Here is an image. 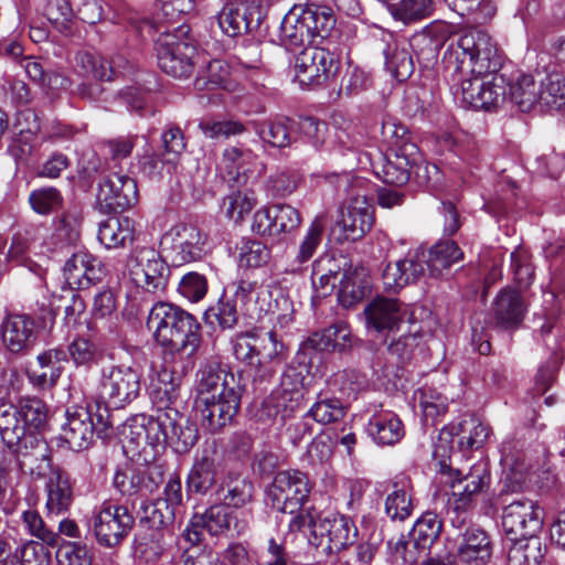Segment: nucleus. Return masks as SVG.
<instances>
[{
  "mask_svg": "<svg viewBox=\"0 0 565 565\" xmlns=\"http://www.w3.org/2000/svg\"><path fill=\"white\" fill-rule=\"evenodd\" d=\"M459 443L468 448H479L489 436V427L479 419L470 417L458 426Z\"/></svg>",
  "mask_w": 565,
  "mask_h": 565,
  "instance_id": "69168bd1",
  "label": "nucleus"
},
{
  "mask_svg": "<svg viewBox=\"0 0 565 565\" xmlns=\"http://www.w3.org/2000/svg\"><path fill=\"white\" fill-rule=\"evenodd\" d=\"M140 374L128 365H111L103 370L100 395L114 408H122L140 393Z\"/></svg>",
  "mask_w": 565,
  "mask_h": 565,
  "instance_id": "4468645a",
  "label": "nucleus"
},
{
  "mask_svg": "<svg viewBox=\"0 0 565 565\" xmlns=\"http://www.w3.org/2000/svg\"><path fill=\"white\" fill-rule=\"evenodd\" d=\"M323 232V218L322 216H316L308 226L306 234L299 244V248L294 260L298 266H301L313 257L322 242Z\"/></svg>",
  "mask_w": 565,
  "mask_h": 565,
  "instance_id": "5fc2aeb1",
  "label": "nucleus"
},
{
  "mask_svg": "<svg viewBox=\"0 0 565 565\" xmlns=\"http://www.w3.org/2000/svg\"><path fill=\"white\" fill-rule=\"evenodd\" d=\"M58 565H92V558L86 545L66 542L56 551Z\"/></svg>",
  "mask_w": 565,
  "mask_h": 565,
  "instance_id": "774afa93",
  "label": "nucleus"
},
{
  "mask_svg": "<svg viewBox=\"0 0 565 565\" xmlns=\"http://www.w3.org/2000/svg\"><path fill=\"white\" fill-rule=\"evenodd\" d=\"M145 415L128 419L121 429L124 449L132 458L142 461V447L147 446V433L145 429Z\"/></svg>",
  "mask_w": 565,
  "mask_h": 565,
  "instance_id": "09e8293b",
  "label": "nucleus"
},
{
  "mask_svg": "<svg viewBox=\"0 0 565 565\" xmlns=\"http://www.w3.org/2000/svg\"><path fill=\"white\" fill-rule=\"evenodd\" d=\"M163 480V468L158 462L124 465L117 468L113 483L122 495H148L153 493Z\"/></svg>",
  "mask_w": 565,
  "mask_h": 565,
  "instance_id": "f3484780",
  "label": "nucleus"
},
{
  "mask_svg": "<svg viewBox=\"0 0 565 565\" xmlns=\"http://www.w3.org/2000/svg\"><path fill=\"white\" fill-rule=\"evenodd\" d=\"M174 30L177 33L158 28L160 34L154 44L158 65L168 75L185 78L193 73L199 52L195 42L186 36V25H179Z\"/></svg>",
  "mask_w": 565,
  "mask_h": 565,
  "instance_id": "39448f33",
  "label": "nucleus"
},
{
  "mask_svg": "<svg viewBox=\"0 0 565 565\" xmlns=\"http://www.w3.org/2000/svg\"><path fill=\"white\" fill-rule=\"evenodd\" d=\"M134 284L149 294L162 292L168 284L169 266L150 246H136L126 264Z\"/></svg>",
  "mask_w": 565,
  "mask_h": 565,
  "instance_id": "9d476101",
  "label": "nucleus"
},
{
  "mask_svg": "<svg viewBox=\"0 0 565 565\" xmlns=\"http://www.w3.org/2000/svg\"><path fill=\"white\" fill-rule=\"evenodd\" d=\"M302 13L309 29L311 42L316 38L326 39L334 26L335 19L328 7L307 4L302 7Z\"/></svg>",
  "mask_w": 565,
  "mask_h": 565,
  "instance_id": "de8ad7c7",
  "label": "nucleus"
},
{
  "mask_svg": "<svg viewBox=\"0 0 565 565\" xmlns=\"http://www.w3.org/2000/svg\"><path fill=\"white\" fill-rule=\"evenodd\" d=\"M0 436L2 441L19 455L47 457L46 445L24 425L22 415L15 405L2 404L0 406Z\"/></svg>",
  "mask_w": 565,
  "mask_h": 565,
  "instance_id": "9b49d317",
  "label": "nucleus"
},
{
  "mask_svg": "<svg viewBox=\"0 0 565 565\" xmlns=\"http://www.w3.org/2000/svg\"><path fill=\"white\" fill-rule=\"evenodd\" d=\"M232 300L235 305L239 303L250 318L259 322L267 319L274 329L277 327L285 328L292 322L294 308L290 299L280 294L271 302V294L268 287L256 281H238Z\"/></svg>",
  "mask_w": 565,
  "mask_h": 565,
  "instance_id": "20e7f679",
  "label": "nucleus"
},
{
  "mask_svg": "<svg viewBox=\"0 0 565 565\" xmlns=\"http://www.w3.org/2000/svg\"><path fill=\"white\" fill-rule=\"evenodd\" d=\"M257 344V373L270 377L275 373V366L287 359L288 348L275 330L258 333Z\"/></svg>",
  "mask_w": 565,
  "mask_h": 565,
  "instance_id": "2f4dec72",
  "label": "nucleus"
},
{
  "mask_svg": "<svg viewBox=\"0 0 565 565\" xmlns=\"http://www.w3.org/2000/svg\"><path fill=\"white\" fill-rule=\"evenodd\" d=\"M409 324L407 333L392 341L388 345V352L401 361H409L417 350H420L424 334L420 326L411 317L407 318Z\"/></svg>",
  "mask_w": 565,
  "mask_h": 565,
  "instance_id": "49530a36",
  "label": "nucleus"
},
{
  "mask_svg": "<svg viewBox=\"0 0 565 565\" xmlns=\"http://www.w3.org/2000/svg\"><path fill=\"white\" fill-rule=\"evenodd\" d=\"M543 511L530 499L513 501L502 513V526L512 541L533 539L542 529Z\"/></svg>",
  "mask_w": 565,
  "mask_h": 565,
  "instance_id": "a211bd4d",
  "label": "nucleus"
},
{
  "mask_svg": "<svg viewBox=\"0 0 565 565\" xmlns=\"http://www.w3.org/2000/svg\"><path fill=\"white\" fill-rule=\"evenodd\" d=\"M493 555L490 535L478 526H469L460 536L457 556L466 565H487Z\"/></svg>",
  "mask_w": 565,
  "mask_h": 565,
  "instance_id": "c85d7f7f",
  "label": "nucleus"
},
{
  "mask_svg": "<svg viewBox=\"0 0 565 565\" xmlns=\"http://www.w3.org/2000/svg\"><path fill=\"white\" fill-rule=\"evenodd\" d=\"M443 523L434 512H425L415 522L411 532V542L398 540L395 544V553L407 564L417 562L422 553L430 550L441 533Z\"/></svg>",
  "mask_w": 565,
  "mask_h": 565,
  "instance_id": "aec40b11",
  "label": "nucleus"
},
{
  "mask_svg": "<svg viewBox=\"0 0 565 565\" xmlns=\"http://www.w3.org/2000/svg\"><path fill=\"white\" fill-rule=\"evenodd\" d=\"M358 537L354 522L347 515L328 513L318 519L315 529V539H308L316 547L323 552L339 553L353 545Z\"/></svg>",
  "mask_w": 565,
  "mask_h": 565,
  "instance_id": "dca6fc26",
  "label": "nucleus"
},
{
  "mask_svg": "<svg viewBox=\"0 0 565 565\" xmlns=\"http://www.w3.org/2000/svg\"><path fill=\"white\" fill-rule=\"evenodd\" d=\"M439 472L444 482L451 488L449 505L456 513L470 511L477 503L478 497L489 483V475L483 465H476L469 472L462 475L446 462H440Z\"/></svg>",
  "mask_w": 565,
  "mask_h": 565,
  "instance_id": "6e6552de",
  "label": "nucleus"
},
{
  "mask_svg": "<svg viewBox=\"0 0 565 565\" xmlns=\"http://www.w3.org/2000/svg\"><path fill=\"white\" fill-rule=\"evenodd\" d=\"M22 524L26 532L49 546H56L58 543V533L49 529L35 510H26L21 515Z\"/></svg>",
  "mask_w": 565,
  "mask_h": 565,
  "instance_id": "e2e57ef3",
  "label": "nucleus"
},
{
  "mask_svg": "<svg viewBox=\"0 0 565 565\" xmlns=\"http://www.w3.org/2000/svg\"><path fill=\"white\" fill-rule=\"evenodd\" d=\"M301 215L289 204H275L257 210L253 216L252 231L260 236H279L296 231Z\"/></svg>",
  "mask_w": 565,
  "mask_h": 565,
  "instance_id": "412c9836",
  "label": "nucleus"
},
{
  "mask_svg": "<svg viewBox=\"0 0 565 565\" xmlns=\"http://www.w3.org/2000/svg\"><path fill=\"white\" fill-rule=\"evenodd\" d=\"M373 216L371 206L365 195L358 194L352 198L342 211L338 225L342 230L344 241H358L362 238L372 226Z\"/></svg>",
  "mask_w": 565,
  "mask_h": 565,
  "instance_id": "c756f323",
  "label": "nucleus"
},
{
  "mask_svg": "<svg viewBox=\"0 0 565 565\" xmlns=\"http://www.w3.org/2000/svg\"><path fill=\"white\" fill-rule=\"evenodd\" d=\"M445 66L457 75L462 102L476 109H490L505 99L502 55L491 36L478 29L456 34L444 53Z\"/></svg>",
  "mask_w": 565,
  "mask_h": 565,
  "instance_id": "f257e3e1",
  "label": "nucleus"
},
{
  "mask_svg": "<svg viewBox=\"0 0 565 565\" xmlns=\"http://www.w3.org/2000/svg\"><path fill=\"white\" fill-rule=\"evenodd\" d=\"M257 200L252 192L233 191L223 199L222 210L227 218L241 223L255 207Z\"/></svg>",
  "mask_w": 565,
  "mask_h": 565,
  "instance_id": "603ef678",
  "label": "nucleus"
},
{
  "mask_svg": "<svg viewBox=\"0 0 565 565\" xmlns=\"http://www.w3.org/2000/svg\"><path fill=\"white\" fill-rule=\"evenodd\" d=\"M279 41L288 50L311 42L309 29L302 13V6L292 7L285 14L279 26Z\"/></svg>",
  "mask_w": 565,
  "mask_h": 565,
  "instance_id": "f704fd0d",
  "label": "nucleus"
},
{
  "mask_svg": "<svg viewBox=\"0 0 565 565\" xmlns=\"http://www.w3.org/2000/svg\"><path fill=\"white\" fill-rule=\"evenodd\" d=\"M1 337L10 352H23L35 341L34 320L26 315H10L2 322Z\"/></svg>",
  "mask_w": 565,
  "mask_h": 565,
  "instance_id": "7c9ffc66",
  "label": "nucleus"
},
{
  "mask_svg": "<svg viewBox=\"0 0 565 565\" xmlns=\"http://www.w3.org/2000/svg\"><path fill=\"white\" fill-rule=\"evenodd\" d=\"M369 287V275L364 267H355L343 273L339 280V302L350 308L361 301Z\"/></svg>",
  "mask_w": 565,
  "mask_h": 565,
  "instance_id": "ea45409f",
  "label": "nucleus"
},
{
  "mask_svg": "<svg viewBox=\"0 0 565 565\" xmlns=\"http://www.w3.org/2000/svg\"><path fill=\"white\" fill-rule=\"evenodd\" d=\"M393 17L405 23L428 18L434 11V0H384Z\"/></svg>",
  "mask_w": 565,
  "mask_h": 565,
  "instance_id": "c03bdc74",
  "label": "nucleus"
},
{
  "mask_svg": "<svg viewBox=\"0 0 565 565\" xmlns=\"http://www.w3.org/2000/svg\"><path fill=\"white\" fill-rule=\"evenodd\" d=\"M419 405L426 423L434 425L436 419L447 411V397L433 387H424L419 391Z\"/></svg>",
  "mask_w": 565,
  "mask_h": 565,
  "instance_id": "0e129e2a",
  "label": "nucleus"
},
{
  "mask_svg": "<svg viewBox=\"0 0 565 565\" xmlns=\"http://www.w3.org/2000/svg\"><path fill=\"white\" fill-rule=\"evenodd\" d=\"M95 423L89 407L76 406L66 412L62 438L74 451L87 449L93 441Z\"/></svg>",
  "mask_w": 565,
  "mask_h": 565,
  "instance_id": "cd10ccee",
  "label": "nucleus"
},
{
  "mask_svg": "<svg viewBox=\"0 0 565 565\" xmlns=\"http://www.w3.org/2000/svg\"><path fill=\"white\" fill-rule=\"evenodd\" d=\"M143 424L147 446L142 447L141 455L147 463L157 462L168 441L180 452L188 451L198 441L196 428L184 420L175 408L158 407L156 415H145Z\"/></svg>",
  "mask_w": 565,
  "mask_h": 565,
  "instance_id": "7ed1b4c3",
  "label": "nucleus"
},
{
  "mask_svg": "<svg viewBox=\"0 0 565 565\" xmlns=\"http://www.w3.org/2000/svg\"><path fill=\"white\" fill-rule=\"evenodd\" d=\"M345 412V406L339 398L319 394L317 402L308 411V416L327 425L341 420Z\"/></svg>",
  "mask_w": 565,
  "mask_h": 565,
  "instance_id": "3c124183",
  "label": "nucleus"
},
{
  "mask_svg": "<svg viewBox=\"0 0 565 565\" xmlns=\"http://www.w3.org/2000/svg\"><path fill=\"white\" fill-rule=\"evenodd\" d=\"M50 469L45 481L47 515H61L68 511L73 503V487L68 473L58 466L51 465V457L42 458Z\"/></svg>",
  "mask_w": 565,
  "mask_h": 565,
  "instance_id": "b1692460",
  "label": "nucleus"
},
{
  "mask_svg": "<svg viewBox=\"0 0 565 565\" xmlns=\"http://www.w3.org/2000/svg\"><path fill=\"white\" fill-rule=\"evenodd\" d=\"M424 275V266L418 252H408L405 257L386 264L382 271L384 290L397 294L404 287L413 285Z\"/></svg>",
  "mask_w": 565,
  "mask_h": 565,
  "instance_id": "bb28decb",
  "label": "nucleus"
},
{
  "mask_svg": "<svg viewBox=\"0 0 565 565\" xmlns=\"http://www.w3.org/2000/svg\"><path fill=\"white\" fill-rule=\"evenodd\" d=\"M17 408L22 415L24 425L32 434L36 435L38 431L44 428L49 417V408L42 399L36 397L23 398Z\"/></svg>",
  "mask_w": 565,
  "mask_h": 565,
  "instance_id": "864d4df0",
  "label": "nucleus"
},
{
  "mask_svg": "<svg viewBox=\"0 0 565 565\" xmlns=\"http://www.w3.org/2000/svg\"><path fill=\"white\" fill-rule=\"evenodd\" d=\"M303 381L305 376L296 367H287L275 392L297 408L303 397Z\"/></svg>",
  "mask_w": 565,
  "mask_h": 565,
  "instance_id": "13d9d810",
  "label": "nucleus"
},
{
  "mask_svg": "<svg viewBox=\"0 0 565 565\" xmlns=\"http://www.w3.org/2000/svg\"><path fill=\"white\" fill-rule=\"evenodd\" d=\"M216 480L217 469L214 458L207 455L196 457L188 473V491L205 494L214 488Z\"/></svg>",
  "mask_w": 565,
  "mask_h": 565,
  "instance_id": "79ce46f5",
  "label": "nucleus"
},
{
  "mask_svg": "<svg viewBox=\"0 0 565 565\" xmlns=\"http://www.w3.org/2000/svg\"><path fill=\"white\" fill-rule=\"evenodd\" d=\"M248 527L246 519L238 520L237 515L228 511L223 504L213 505L203 514H195L184 531V537L192 544L203 540V531L211 535H220L226 531L241 535Z\"/></svg>",
  "mask_w": 565,
  "mask_h": 565,
  "instance_id": "2eb2a0df",
  "label": "nucleus"
},
{
  "mask_svg": "<svg viewBox=\"0 0 565 565\" xmlns=\"http://www.w3.org/2000/svg\"><path fill=\"white\" fill-rule=\"evenodd\" d=\"M413 512V502L411 494L405 487L394 484V490L390 492L385 500V513L392 520L404 521Z\"/></svg>",
  "mask_w": 565,
  "mask_h": 565,
  "instance_id": "bf43d9fd",
  "label": "nucleus"
},
{
  "mask_svg": "<svg viewBox=\"0 0 565 565\" xmlns=\"http://www.w3.org/2000/svg\"><path fill=\"white\" fill-rule=\"evenodd\" d=\"M340 61L335 53L320 46H307L295 58V79L309 88L326 85L335 79Z\"/></svg>",
  "mask_w": 565,
  "mask_h": 565,
  "instance_id": "1a4fd4ad",
  "label": "nucleus"
},
{
  "mask_svg": "<svg viewBox=\"0 0 565 565\" xmlns=\"http://www.w3.org/2000/svg\"><path fill=\"white\" fill-rule=\"evenodd\" d=\"M509 96L522 111H530L540 102V88L533 76L522 75L510 86Z\"/></svg>",
  "mask_w": 565,
  "mask_h": 565,
  "instance_id": "8fccbe9b",
  "label": "nucleus"
},
{
  "mask_svg": "<svg viewBox=\"0 0 565 565\" xmlns=\"http://www.w3.org/2000/svg\"><path fill=\"white\" fill-rule=\"evenodd\" d=\"M259 139L276 148L289 147L298 138L295 136L296 121L284 118L275 121L250 122Z\"/></svg>",
  "mask_w": 565,
  "mask_h": 565,
  "instance_id": "58836bf2",
  "label": "nucleus"
},
{
  "mask_svg": "<svg viewBox=\"0 0 565 565\" xmlns=\"http://www.w3.org/2000/svg\"><path fill=\"white\" fill-rule=\"evenodd\" d=\"M369 328L377 332L398 330L407 318V309L397 299L376 297L364 308Z\"/></svg>",
  "mask_w": 565,
  "mask_h": 565,
  "instance_id": "a878e982",
  "label": "nucleus"
},
{
  "mask_svg": "<svg viewBox=\"0 0 565 565\" xmlns=\"http://www.w3.org/2000/svg\"><path fill=\"white\" fill-rule=\"evenodd\" d=\"M225 489L226 493L223 497V505L226 508H242L252 501L254 494L253 483L239 476L228 477Z\"/></svg>",
  "mask_w": 565,
  "mask_h": 565,
  "instance_id": "6e6d98bb",
  "label": "nucleus"
},
{
  "mask_svg": "<svg viewBox=\"0 0 565 565\" xmlns=\"http://www.w3.org/2000/svg\"><path fill=\"white\" fill-rule=\"evenodd\" d=\"M225 375H234L216 359L204 361L196 371L195 397L199 401H209L213 397L211 392L223 386Z\"/></svg>",
  "mask_w": 565,
  "mask_h": 565,
  "instance_id": "a19ab883",
  "label": "nucleus"
},
{
  "mask_svg": "<svg viewBox=\"0 0 565 565\" xmlns=\"http://www.w3.org/2000/svg\"><path fill=\"white\" fill-rule=\"evenodd\" d=\"M134 221L127 216H110L98 227V241L106 248L124 247L134 238Z\"/></svg>",
  "mask_w": 565,
  "mask_h": 565,
  "instance_id": "4c0bfd02",
  "label": "nucleus"
},
{
  "mask_svg": "<svg viewBox=\"0 0 565 565\" xmlns=\"http://www.w3.org/2000/svg\"><path fill=\"white\" fill-rule=\"evenodd\" d=\"M311 492L306 473L300 470L279 471L267 490L271 508L282 513L295 514L303 507Z\"/></svg>",
  "mask_w": 565,
  "mask_h": 565,
  "instance_id": "f8f14e48",
  "label": "nucleus"
},
{
  "mask_svg": "<svg viewBox=\"0 0 565 565\" xmlns=\"http://www.w3.org/2000/svg\"><path fill=\"white\" fill-rule=\"evenodd\" d=\"M97 198L111 212L127 210L138 201L137 183L128 175L111 173L99 184Z\"/></svg>",
  "mask_w": 565,
  "mask_h": 565,
  "instance_id": "5701e85b",
  "label": "nucleus"
},
{
  "mask_svg": "<svg viewBox=\"0 0 565 565\" xmlns=\"http://www.w3.org/2000/svg\"><path fill=\"white\" fill-rule=\"evenodd\" d=\"M256 8L245 2L226 3L217 17V22L223 33L228 36H236L248 31L254 23Z\"/></svg>",
  "mask_w": 565,
  "mask_h": 565,
  "instance_id": "c9c22d12",
  "label": "nucleus"
},
{
  "mask_svg": "<svg viewBox=\"0 0 565 565\" xmlns=\"http://www.w3.org/2000/svg\"><path fill=\"white\" fill-rule=\"evenodd\" d=\"M295 409L296 407H294V404H290L279 394L273 392L263 401L257 415L259 420L264 423L276 420L284 422L286 417L295 412Z\"/></svg>",
  "mask_w": 565,
  "mask_h": 565,
  "instance_id": "052dcab7",
  "label": "nucleus"
},
{
  "mask_svg": "<svg viewBox=\"0 0 565 565\" xmlns=\"http://www.w3.org/2000/svg\"><path fill=\"white\" fill-rule=\"evenodd\" d=\"M256 163L257 156L250 149L234 146L224 149L220 169L226 173L228 180L239 183L253 172Z\"/></svg>",
  "mask_w": 565,
  "mask_h": 565,
  "instance_id": "e433bc0d",
  "label": "nucleus"
},
{
  "mask_svg": "<svg viewBox=\"0 0 565 565\" xmlns=\"http://www.w3.org/2000/svg\"><path fill=\"white\" fill-rule=\"evenodd\" d=\"M340 267L332 258L315 260L312 265V286L317 297H327L337 286Z\"/></svg>",
  "mask_w": 565,
  "mask_h": 565,
  "instance_id": "a18cd8bd",
  "label": "nucleus"
},
{
  "mask_svg": "<svg viewBox=\"0 0 565 565\" xmlns=\"http://www.w3.org/2000/svg\"><path fill=\"white\" fill-rule=\"evenodd\" d=\"M408 47L414 50L419 61H430L436 57L435 43L428 36H416L409 44L405 42H395L393 45L388 44L385 52V64L387 70L392 72L398 81L407 79L414 72V62Z\"/></svg>",
  "mask_w": 565,
  "mask_h": 565,
  "instance_id": "6ab92c4d",
  "label": "nucleus"
},
{
  "mask_svg": "<svg viewBox=\"0 0 565 565\" xmlns=\"http://www.w3.org/2000/svg\"><path fill=\"white\" fill-rule=\"evenodd\" d=\"M148 327L162 348L166 362L192 358L201 344V326L194 316L168 302H158L150 310Z\"/></svg>",
  "mask_w": 565,
  "mask_h": 565,
  "instance_id": "f03ea898",
  "label": "nucleus"
},
{
  "mask_svg": "<svg viewBox=\"0 0 565 565\" xmlns=\"http://www.w3.org/2000/svg\"><path fill=\"white\" fill-rule=\"evenodd\" d=\"M327 130L324 122L313 117H302L296 121L295 136L318 148L323 145Z\"/></svg>",
  "mask_w": 565,
  "mask_h": 565,
  "instance_id": "338daca9",
  "label": "nucleus"
},
{
  "mask_svg": "<svg viewBox=\"0 0 565 565\" xmlns=\"http://www.w3.org/2000/svg\"><path fill=\"white\" fill-rule=\"evenodd\" d=\"M462 258L463 252L456 242L443 241L434 244L429 248L426 263L430 276L437 278L449 270L454 264L462 260Z\"/></svg>",
  "mask_w": 565,
  "mask_h": 565,
  "instance_id": "37998d69",
  "label": "nucleus"
},
{
  "mask_svg": "<svg viewBox=\"0 0 565 565\" xmlns=\"http://www.w3.org/2000/svg\"><path fill=\"white\" fill-rule=\"evenodd\" d=\"M160 244L175 265L189 264L206 254L207 234L194 224L179 223L163 234Z\"/></svg>",
  "mask_w": 565,
  "mask_h": 565,
  "instance_id": "ddd939ff",
  "label": "nucleus"
},
{
  "mask_svg": "<svg viewBox=\"0 0 565 565\" xmlns=\"http://www.w3.org/2000/svg\"><path fill=\"white\" fill-rule=\"evenodd\" d=\"M525 311L526 306L522 296L512 288L502 289L494 300L493 315L502 328L516 327L523 320Z\"/></svg>",
  "mask_w": 565,
  "mask_h": 565,
  "instance_id": "473e14b6",
  "label": "nucleus"
},
{
  "mask_svg": "<svg viewBox=\"0 0 565 565\" xmlns=\"http://www.w3.org/2000/svg\"><path fill=\"white\" fill-rule=\"evenodd\" d=\"M105 274L100 260L86 250L74 253L64 264L63 275L73 289H86L102 280Z\"/></svg>",
  "mask_w": 565,
  "mask_h": 565,
  "instance_id": "393cba45",
  "label": "nucleus"
},
{
  "mask_svg": "<svg viewBox=\"0 0 565 565\" xmlns=\"http://www.w3.org/2000/svg\"><path fill=\"white\" fill-rule=\"evenodd\" d=\"M135 518L126 505L104 500L94 507L88 520V530L104 547H116L128 536Z\"/></svg>",
  "mask_w": 565,
  "mask_h": 565,
  "instance_id": "423d86ee",
  "label": "nucleus"
},
{
  "mask_svg": "<svg viewBox=\"0 0 565 565\" xmlns=\"http://www.w3.org/2000/svg\"><path fill=\"white\" fill-rule=\"evenodd\" d=\"M243 386L235 375H225L223 386L211 392L209 401H199L195 397V408L200 413L202 424L211 431L216 433L233 420L236 416Z\"/></svg>",
  "mask_w": 565,
  "mask_h": 565,
  "instance_id": "0eeeda50",
  "label": "nucleus"
},
{
  "mask_svg": "<svg viewBox=\"0 0 565 565\" xmlns=\"http://www.w3.org/2000/svg\"><path fill=\"white\" fill-rule=\"evenodd\" d=\"M258 333L253 331L241 332L232 339L233 354L239 362L257 371Z\"/></svg>",
  "mask_w": 565,
  "mask_h": 565,
  "instance_id": "4d7b16f0",
  "label": "nucleus"
},
{
  "mask_svg": "<svg viewBox=\"0 0 565 565\" xmlns=\"http://www.w3.org/2000/svg\"><path fill=\"white\" fill-rule=\"evenodd\" d=\"M419 160V148L416 143L401 145L396 151H390L383 162L375 167V173L383 182L393 185L406 184L411 177L414 164Z\"/></svg>",
  "mask_w": 565,
  "mask_h": 565,
  "instance_id": "4be33fe9",
  "label": "nucleus"
},
{
  "mask_svg": "<svg viewBox=\"0 0 565 565\" xmlns=\"http://www.w3.org/2000/svg\"><path fill=\"white\" fill-rule=\"evenodd\" d=\"M540 103L555 109L565 104V77L562 74L546 76L540 88Z\"/></svg>",
  "mask_w": 565,
  "mask_h": 565,
  "instance_id": "680f3d73",
  "label": "nucleus"
},
{
  "mask_svg": "<svg viewBox=\"0 0 565 565\" xmlns=\"http://www.w3.org/2000/svg\"><path fill=\"white\" fill-rule=\"evenodd\" d=\"M367 433L376 444L392 446L404 437L405 429L395 413L385 411L371 416L367 423Z\"/></svg>",
  "mask_w": 565,
  "mask_h": 565,
  "instance_id": "72a5a7b5",
  "label": "nucleus"
}]
</instances>
